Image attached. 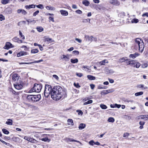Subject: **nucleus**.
Masks as SVG:
<instances>
[{
	"label": "nucleus",
	"mask_w": 148,
	"mask_h": 148,
	"mask_svg": "<svg viewBox=\"0 0 148 148\" xmlns=\"http://www.w3.org/2000/svg\"><path fill=\"white\" fill-rule=\"evenodd\" d=\"M63 90L60 86H56L52 89L51 93V98L55 100L60 99L63 94Z\"/></svg>",
	"instance_id": "obj_1"
},
{
	"label": "nucleus",
	"mask_w": 148,
	"mask_h": 148,
	"mask_svg": "<svg viewBox=\"0 0 148 148\" xmlns=\"http://www.w3.org/2000/svg\"><path fill=\"white\" fill-rule=\"evenodd\" d=\"M85 38L86 40L91 42L93 40L92 38H93V37L92 36H89L88 35H85Z\"/></svg>",
	"instance_id": "obj_14"
},
{
	"label": "nucleus",
	"mask_w": 148,
	"mask_h": 148,
	"mask_svg": "<svg viewBox=\"0 0 148 148\" xmlns=\"http://www.w3.org/2000/svg\"><path fill=\"white\" fill-rule=\"evenodd\" d=\"M35 7L36 5L34 4H32L29 5H26L25 6V8L29 10L31 8H34Z\"/></svg>",
	"instance_id": "obj_22"
},
{
	"label": "nucleus",
	"mask_w": 148,
	"mask_h": 148,
	"mask_svg": "<svg viewBox=\"0 0 148 148\" xmlns=\"http://www.w3.org/2000/svg\"><path fill=\"white\" fill-rule=\"evenodd\" d=\"M108 80L111 83H113L114 82V80L112 79L108 78Z\"/></svg>",
	"instance_id": "obj_62"
},
{
	"label": "nucleus",
	"mask_w": 148,
	"mask_h": 148,
	"mask_svg": "<svg viewBox=\"0 0 148 148\" xmlns=\"http://www.w3.org/2000/svg\"><path fill=\"white\" fill-rule=\"evenodd\" d=\"M27 55H28L27 52L22 51L17 53V56L18 57H20L22 56H25Z\"/></svg>",
	"instance_id": "obj_12"
},
{
	"label": "nucleus",
	"mask_w": 148,
	"mask_h": 148,
	"mask_svg": "<svg viewBox=\"0 0 148 148\" xmlns=\"http://www.w3.org/2000/svg\"><path fill=\"white\" fill-rule=\"evenodd\" d=\"M82 67L84 69H87L89 70H90V67L88 66H83Z\"/></svg>",
	"instance_id": "obj_59"
},
{
	"label": "nucleus",
	"mask_w": 148,
	"mask_h": 148,
	"mask_svg": "<svg viewBox=\"0 0 148 148\" xmlns=\"http://www.w3.org/2000/svg\"><path fill=\"white\" fill-rule=\"evenodd\" d=\"M86 126V125L84 124L81 123L79 126V130H82L84 129Z\"/></svg>",
	"instance_id": "obj_24"
},
{
	"label": "nucleus",
	"mask_w": 148,
	"mask_h": 148,
	"mask_svg": "<svg viewBox=\"0 0 148 148\" xmlns=\"http://www.w3.org/2000/svg\"><path fill=\"white\" fill-rule=\"evenodd\" d=\"M66 140L67 142H68L69 141H70V142L74 141V142H77V143H79L80 144L81 143V142L79 141L78 140H75L72 138H66Z\"/></svg>",
	"instance_id": "obj_17"
},
{
	"label": "nucleus",
	"mask_w": 148,
	"mask_h": 148,
	"mask_svg": "<svg viewBox=\"0 0 148 148\" xmlns=\"http://www.w3.org/2000/svg\"><path fill=\"white\" fill-rule=\"evenodd\" d=\"M52 89L51 86L49 85H46L45 86L44 95L46 97H48L51 94Z\"/></svg>",
	"instance_id": "obj_4"
},
{
	"label": "nucleus",
	"mask_w": 148,
	"mask_h": 148,
	"mask_svg": "<svg viewBox=\"0 0 148 148\" xmlns=\"http://www.w3.org/2000/svg\"><path fill=\"white\" fill-rule=\"evenodd\" d=\"M10 0H2L1 3L2 4L5 5L8 3Z\"/></svg>",
	"instance_id": "obj_31"
},
{
	"label": "nucleus",
	"mask_w": 148,
	"mask_h": 148,
	"mask_svg": "<svg viewBox=\"0 0 148 148\" xmlns=\"http://www.w3.org/2000/svg\"><path fill=\"white\" fill-rule=\"evenodd\" d=\"M89 143L90 145L93 146L94 144V142L93 140H91L89 142Z\"/></svg>",
	"instance_id": "obj_53"
},
{
	"label": "nucleus",
	"mask_w": 148,
	"mask_h": 148,
	"mask_svg": "<svg viewBox=\"0 0 148 148\" xmlns=\"http://www.w3.org/2000/svg\"><path fill=\"white\" fill-rule=\"evenodd\" d=\"M39 12V10H37L34 13L33 16H35L36 15H37L38 14Z\"/></svg>",
	"instance_id": "obj_57"
},
{
	"label": "nucleus",
	"mask_w": 148,
	"mask_h": 148,
	"mask_svg": "<svg viewBox=\"0 0 148 148\" xmlns=\"http://www.w3.org/2000/svg\"><path fill=\"white\" fill-rule=\"evenodd\" d=\"M43 61V60L42 59L40 60H38V61H34L33 62H21L19 63V64H29L33 63H38L41 62Z\"/></svg>",
	"instance_id": "obj_10"
},
{
	"label": "nucleus",
	"mask_w": 148,
	"mask_h": 148,
	"mask_svg": "<svg viewBox=\"0 0 148 148\" xmlns=\"http://www.w3.org/2000/svg\"><path fill=\"white\" fill-rule=\"evenodd\" d=\"M19 78V76L17 74H14L12 76V81L14 82L15 83L20 82Z\"/></svg>",
	"instance_id": "obj_6"
},
{
	"label": "nucleus",
	"mask_w": 148,
	"mask_h": 148,
	"mask_svg": "<svg viewBox=\"0 0 148 148\" xmlns=\"http://www.w3.org/2000/svg\"><path fill=\"white\" fill-rule=\"evenodd\" d=\"M2 131L4 134H8L9 133V132L5 129H3Z\"/></svg>",
	"instance_id": "obj_40"
},
{
	"label": "nucleus",
	"mask_w": 148,
	"mask_h": 148,
	"mask_svg": "<svg viewBox=\"0 0 148 148\" xmlns=\"http://www.w3.org/2000/svg\"><path fill=\"white\" fill-rule=\"evenodd\" d=\"M109 3L114 5L118 6L120 5L119 2L117 0H109Z\"/></svg>",
	"instance_id": "obj_9"
},
{
	"label": "nucleus",
	"mask_w": 148,
	"mask_h": 148,
	"mask_svg": "<svg viewBox=\"0 0 148 148\" xmlns=\"http://www.w3.org/2000/svg\"><path fill=\"white\" fill-rule=\"evenodd\" d=\"M34 88L35 90V92H40L42 88V85L41 84H34Z\"/></svg>",
	"instance_id": "obj_5"
},
{
	"label": "nucleus",
	"mask_w": 148,
	"mask_h": 148,
	"mask_svg": "<svg viewBox=\"0 0 148 148\" xmlns=\"http://www.w3.org/2000/svg\"><path fill=\"white\" fill-rule=\"evenodd\" d=\"M36 29L37 31L39 32H41L43 30V28L42 27H37Z\"/></svg>",
	"instance_id": "obj_35"
},
{
	"label": "nucleus",
	"mask_w": 148,
	"mask_h": 148,
	"mask_svg": "<svg viewBox=\"0 0 148 148\" xmlns=\"http://www.w3.org/2000/svg\"><path fill=\"white\" fill-rule=\"evenodd\" d=\"M137 87L138 88H142L144 89H146L148 88L147 86H145L143 84H138L137 85Z\"/></svg>",
	"instance_id": "obj_20"
},
{
	"label": "nucleus",
	"mask_w": 148,
	"mask_h": 148,
	"mask_svg": "<svg viewBox=\"0 0 148 148\" xmlns=\"http://www.w3.org/2000/svg\"><path fill=\"white\" fill-rule=\"evenodd\" d=\"M60 12L63 16H67L68 14V12L66 10H60Z\"/></svg>",
	"instance_id": "obj_19"
},
{
	"label": "nucleus",
	"mask_w": 148,
	"mask_h": 148,
	"mask_svg": "<svg viewBox=\"0 0 148 148\" xmlns=\"http://www.w3.org/2000/svg\"><path fill=\"white\" fill-rule=\"evenodd\" d=\"M62 56L63 57L62 58V59H64V61H68L69 60V55L67 54L66 55H63Z\"/></svg>",
	"instance_id": "obj_18"
},
{
	"label": "nucleus",
	"mask_w": 148,
	"mask_h": 148,
	"mask_svg": "<svg viewBox=\"0 0 148 148\" xmlns=\"http://www.w3.org/2000/svg\"><path fill=\"white\" fill-rule=\"evenodd\" d=\"M125 16V13L124 12H121L119 14V16L121 18H124Z\"/></svg>",
	"instance_id": "obj_33"
},
{
	"label": "nucleus",
	"mask_w": 148,
	"mask_h": 148,
	"mask_svg": "<svg viewBox=\"0 0 148 148\" xmlns=\"http://www.w3.org/2000/svg\"><path fill=\"white\" fill-rule=\"evenodd\" d=\"M113 91L112 90H105L102 91L101 93V94L102 95H105L108 93H109L110 92H112Z\"/></svg>",
	"instance_id": "obj_15"
},
{
	"label": "nucleus",
	"mask_w": 148,
	"mask_h": 148,
	"mask_svg": "<svg viewBox=\"0 0 148 148\" xmlns=\"http://www.w3.org/2000/svg\"><path fill=\"white\" fill-rule=\"evenodd\" d=\"M18 40L19 39L17 37H14L12 39L13 41L14 42H17Z\"/></svg>",
	"instance_id": "obj_51"
},
{
	"label": "nucleus",
	"mask_w": 148,
	"mask_h": 148,
	"mask_svg": "<svg viewBox=\"0 0 148 148\" xmlns=\"http://www.w3.org/2000/svg\"><path fill=\"white\" fill-rule=\"evenodd\" d=\"M41 140L45 142H47V141L49 142L50 141V140H49L48 138H42L41 139Z\"/></svg>",
	"instance_id": "obj_46"
},
{
	"label": "nucleus",
	"mask_w": 148,
	"mask_h": 148,
	"mask_svg": "<svg viewBox=\"0 0 148 148\" xmlns=\"http://www.w3.org/2000/svg\"><path fill=\"white\" fill-rule=\"evenodd\" d=\"M88 78L90 80H94L95 79V77L90 75H88L87 76Z\"/></svg>",
	"instance_id": "obj_26"
},
{
	"label": "nucleus",
	"mask_w": 148,
	"mask_h": 148,
	"mask_svg": "<svg viewBox=\"0 0 148 148\" xmlns=\"http://www.w3.org/2000/svg\"><path fill=\"white\" fill-rule=\"evenodd\" d=\"M49 19L50 21H51L53 22H54V18L52 16H49Z\"/></svg>",
	"instance_id": "obj_52"
},
{
	"label": "nucleus",
	"mask_w": 148,
	"mask_h": 148,
	"mask_svg": "<svg viewBox=\"0 0 148 148\" xmlns=\"http://www.w3.org/2000/svg\"><path fill=\"white\" fill-rule=\"evenodd\" d=\"M138 119H145V115L139 116H138Z\"/></svg>",
	"instance_id": "obj_47"
},
{
	"label": "nucleus",
	"mask_w": 148,
	"mask_h": 148,
	"mask_svg": "<svg viewBox=\"0 0 148 148\" xmlns=\"http://www.w3.org/2000/svg\"><path fill=\"white\" fill-rule=\"evenodd\" d=\"M145 47L144 43L143 41L139 38L136 39L134 44V48L136 49H138L140 52H142Z\"/></svg>",
	"instance_id": "obj_2"
},
{
	"label": "nucleus",
	"mask_w": 148,
	"mask_h": 148,
	"mask_svg": "<svg viewBox=\"0 0 148 148\" xmlns=\"http://www.w3.org/2000/svg\"><path fill=\"white\" fill-rule=\"evenodd\" d=\"M41 98L40 94L37 95H28L26 97L27 99L29 102H35L38 101Z\"/></svg>",
	"instance_id": "obj_3"
},
{
	"label": "nucleus",
	"mask_w": 148,
	"mask_h": 148,
	"mask_svg": "<svg viewBox=\"0 0 148 148\" xmlns=\"http://www.w3.org/2000/svg\"><path fill=\"white\" fill-rule=\"evenodd\" d=\"M90 86L92 89H93L95 87V85L93 84H90Z\"/></svg>",
	"instance_id": "obj_64"
},
{
	"label": "nucleus",
	"mask_w": 148,
	"mask_h": 148,
	"mask_svg": "<svg viewBox=\"0 0 148 148\" xmlns=\"http://www.w3.org/2000/svg\"><path fill=\"white\" fill-rule=\"evenodd\" d=\"M31 52L32 53H36L38 52V50L36 49H33L31 50Z\"/></svg>",
	"instance_id": "obj_34"
},
{
	"label": "nucleus",
	"mask_w": 148,
	"mask_h": 148,
	"mask_svg": "<svg viewBox=\"0 0 148 148\" xmlns=\"http://www.w3.org/2000/svg\"><path fill=\"white\" fill-rule=\"evenodd\" d=\"M136 61L134 60H131L130 65L131 66L134 67V66L135 65Z\"/></svg>",
	"instance_id": "obj_42"
},
{
	"label": "nucleus",
	"mask_w": 148,
	"mask_h": 148,
	"mask_svg": "<svg viewBox=\"0 0 148 148\" xmlns=\"http://www.w3.org/2000/svg\"><path fill=\"white\" fill-rule=\"evenodd\" d=\"M18 13L20 14L21 13L23 15H25L27 14V12L24 10L19 9L17 10Z\"/></svg>",
	"instance_id": "obj_16"
},
{
	"label": "nucleus",
	"mask_w": 148,
	"mask_h": 148,
	"mask_svg": "<svg viewBox=\"0 0 148 148\" xmlns=\"http://www.w3.org/2000/svg\"><path fill=\"white\" fill-rule=\"evenodd\" d=\"M53 77L56 80H58L59 79V77L57 75H53Z\"/></svg>",
	"instance_id": "obj_55"
},
{
	"label": "nucleus",
	"mask_w": 148,
	"mask_h": 148,
	"mask_svg": "<svg viewBox=\"0 0 148 148\" xmlns=\"http://www.w3.org/2000/svg\"><path fill=\"white\" fill-rule=\"evenodd\" d=\"M100 107L103 109H106L107 108V107L106 105L103 104H100Z\"/></svg>",
	"instance_id": "obj_41"
},
{
	"label": "nucleus",
	"mask_w": 148,
	"mask_h": 148,
	"mask_svg": "<svg viewBox=\"0 0 148 148\" xmlns=\"http://www.w3.org/2000/svg\"><path fill=\"white\" fill-rule=\"evenodd\" d=\"M127 60H128L127 59V58L123 57L119 59L118 62H123Z\"/></svg>",
	"instance_id": "obj_21"
},
{
	"label": "nucleus",
	"mask_w": 148,
	"mask_h": 148,
	"mask_svg": "<svg viewBox=\"0 0 148 148\" xmlns=\"http://www.w3.org/2000/svg\"><path fill=\"white\" fill-rule=\"evenodd\" d=\"M139 21V20L138 19L136 18H134L132 19L131 21L132 23H138Z\"/></svg>",
	"instance_id": "obj_37"
},
{
	"label": "nucleus",
	"mask_w": 148,
	"mask_h": 148,
	"mask_svg": "<svg viewBox=\"0 0 148 148\" xmlns=\"http://www.w3.org/2000/svg\"><path fill=\"white\" fill-rule=\"evenodd\" d=\"M147 66V65L146 63H145L142 65V67L143 68H146Z\"/></svg>",
	"instance_id": "obj_56"
},
{
	"label": "nucleus",
	"mask_w": 148,
	"mask_h": 148,
	"mask_svg": "<svg viewBox=\"0 0 148 148\" xmlns=\"http://www.w3.org/2000/svg\"><path fill=\"white\" fill-rule=\"evenodd\" d=\"M19 82H18L14 84V87L17 90H20L21 89L23 86L22 85L21 83H19Z\"/></svg>",
	"instance_id": "obj_7"
},
{
	"label": "nucleus",
	"mask_w": 148,
	"mask_h": 148,
	"mask_svg": "<svg viewBox=\"0 0 148 148\" xmlns=\"http://www.w3.org/2000/svg\"><path fill=\"white\" fill-rule=\"evenodd\" d=\"M74 85L77 88H79L81 87L79 85V84L78 83L76 84L75 83H74Z\"/></svg>",
	"instance_id": "obj_49"
},
{
	"label": "nucleus",
	"mask_w": 148,
	"mask_h": 148,
	"mask_svg": "<svg viewBox=\"0 0 148 148\" xmlns=\"http://www.w3.org/2000/svg\"><path fill=\"white\" fill-rule=\"evenodd\" d=\"M33 92H35V90L34 88V87L28 91L29 93H31Z\"/></svg>",
	"instance_id": "obj_50"
},
{
	"label": "nucleus",
	"mask_w": 148,
	"mask_h": 148,
	"mask_svg": "<svg viewBox=\"0 0 148 148\" xmlns=\"http://www.w3.org/2000/svg\"><path fill=\"white\" fill-rule=\"evenodd\" d=\"M71 61L72 63H77L78 62V60L76 58L75 59H71Z\"/></svg>",
	"instance_id": "obj_36"
},
{
	"label": "nucleus",
	"mask_w": 148,
	"mask_h": 148,
	"mask_svg": "<svg viewBox=\"0 0 148 148\" xmlns=\"http://www.w3.org/2000/svg\"><path fill=\"white\" fill-rule=\"evenodd\" d=\"M24 138L25 139L33 143H35L37 141L36 140L26 136H25Z\"/></svg>",
	"instance_id": "obj_8"
},
{
	"label": "nucleus",
	"mask_w": 148,
	"mask_h": 148,
	"mask_svg": "<svg viewBox=\"0 0 148 148\" xmlns=\"http://www.w3.org/2000/svg\"><path fill=\"white\" fill-rule=\"evenodd\" d=\"M75 12L78 14H81L82 13V11L79 10H77L75 11Z\"/></svg>",
	"instance_id": "obj_58"
},
{
	"label": "nucleus",
	"mask_w": 148,
	"mask_h": 148,
	"mask_svg": "<svg viewBox=\"0 0 148 148\" xmlns=\"http://www.w3.org/2000/svg\"><path fill=\"white\" fill-rule=\"evenodd\" d=\"M114 119L112 117H110L108 118V121L109 122L113 123L114 121Z\"/></svg>",
	"instance_id": "obj_30"
},
{
	"label": "nucleus",
	"mask_w": 148,
	"mask_h": 148,
	"mask_svg": "<svg viewBox=\"0 0 148 148\" xmlns=\"http://www.w3.org/2000/svg\"><path fill=\"white\" fill-rule=\"evenodd\" d=\"M73 52L74 53L75 55H78L79 52L78 51L75 50L73 51Z\"/></svg>",
	"instance_id": "obj_61"
},
{
	"label": "nucleus",
	"mask_w": 148,
	"mask_h": 148,
	"mask_svg": "<svg viewBox=\"0 0 148 148\" xmlns=\"http://www.w3.org/2000/svg\"><path fill=\"white\" fill-rule=\"evenodd\" d=\"M36 6L37 8L41 9H43L44 8L42 4H39L36 5Z\"/></svg>",
	"instance_id": "obj_45"
},
{
	"label": "nucleus",
	"mask_w": 148,
	"mask_h": 148,
	"mask_svg": "<svg viewBox=\"0 0 148 148\" xmlns=\"http://www.w3.org/2000/svg\"><path fill=\"white\" fill-rule=\"evenodd\" d=\"M19 35L20 37L22 38V39L24 40L25 39V36L23 35L22 33L21 32V31L19 30Z\"/></svg>",
	"instance_id": "obj_43"
},
{
	"label": "nucleus",
	"mask_w": 148,
	"mask_h": 148,
	"mask_svg": "<svg viewBox=\"0 0 148 148\" xmlns=\"http://www.w3.org/2000/svg\"><path fill=\"white\" fill-rule=\"evenodd\" d=\"M145 123V122L144 121H140L139 124L140 125H143Z\"/></svg>",
	"instance_id": "obj_60"
},
{
	"label": "nucleus",
	"mask_w": 148,
	"mask_h": 148,
	"mask_svg": "<svg viewBox=\"0 0 148 148\" xmlns=\"http://www.w3.org/2000/svg\"><path fill=\"white\" fill-rule=\"evenodd\" d=\"M82 3L86 6H88L90 4V2L88 1L84 0L82 1Z\"/></svg>",
	"instance_id": "obj_28"
},
{
	"label": "nucleus",
	"mask_w": 148,
	"mask_h": 148,
	"mask_svg": "<svg viewBox=\"0 0 148 148\" xmlns=\"http://www.w3.org/2000/svg\"><path fill=\"white\" fill-rule=\"evenodd\" d=\"M140 54L138 53H135L134 54H131L129 56V57L133 59H134L136 57L138 56Z\"/></svg>",
	"instance_id": "obj_13"
},
{
	"label": "nucleus",
	"mask_w": 148,
	"mask_h": 148,
	"mask_svg": "<svg viewBox=\"0 0 148 148\" xmlns=\"http://www.w3.org/2000/svg\"><path fill=\"white\" fill-rule=\"evenodd\" d=\"M143 93V92L140 91V92H137L135 94V95L136 96H138L142 95Z\"/></svg>",
	"instance_id": "obj_38"
},
{
	"label": "nucleus",
	"mask_w": 148,
	"mask_h": 148,
	"mask_svg": "<svg viewBox=\"0 0 148 148\" xmlns=\"http://www.w3.org/2000/svg\"><path fill=\"white\" fill-rule=\"evenodd\" d=\"M5 123L9 125H12V121L10 119H8V121H6Z\"/></svg>",
	"instance_id": "obj_25"
},
{
	"label": "nucleus",
	"mask_w": 148,
	"mask_h": 148,
	"mask_svg": "<svg viewBox=\"0 0 148 148\" xmlns=\"http://www.w3.org/2000/svg\"><path fill=\"white\" fill-rule=\"evenodd\" d=\"M141 65V64L139 62H137L136 61L135 65L134 66V67H136L137 68H138Z\"/></svg>",
	"instance_id": "obj_29"
},
{
	"label": "nucleus",
	"mask_w": 148,
	"mask_h": 148,
	"mask_svg": "<svg viewBox=\"0 0 148 148\" xmlns=\"http://www.w3.org/2000/svg\"><path fill=\"white\" fill-rule=\"evenodd\" d=\"M5 19V17L2 14H0V21H2Z\"/></svg>",
	"instance_id": "obj_48"
},
{
	"label": "nucleus",
	"mask_w": 148,
	"mask_h": 148,
	"mask_svg": "<svg viewBox=\"0 0 148 148\" xmlns=\"http://www.w3.org/2000/svg\"><path fill=\"white\" fill-rule=\"evenodd\" d=\"M46 8L48 10H54L55 9L53 7L51 6V5L47 6L46 7Z\"/></svg>",
	"instance_id": "obj_32"
},
{
	"label": "nucleus",
	"mask_w": 148,
	"mask_h": 148,
	"mask_svg": "<svg viewBox=\"0 0 148 148\" xmlns=\"http://www.w3.org/2000/svg\"><path fill=\"white\" fill-rule=\"evenodd\" d=\"M129 135V134L127 133H125L123 134V137H125L128 136Z\"/></svg>",
	"instance_id": "obj_63"
},
{
	"label": "nucleus",
	"mask_w": 148,
	"mask_h": 148,
	"mask_svg": "<svg viewBox=\"0 0 148 148\" xmlns=\"http://www.w3.org/2000/svg\"><path fill=\"white\" fill-rule=\"evenodd\" d=\"M12 45L10 42H7L3 48L5 49H8L12 47Z\"/></svg>",
	"instance_id": "obj_11"
},
{
	"label": "nucleus",
	"mask_w": 148,
	"mask_h": 148,
	"mask_svg": "<svg viewBox=\"0 0 148 148\" xmlns=\"http://www.w3.org/2000/svg\"><path fill=\"white\" fill-rule=\"evenodd\" d=\"M108 62L107 60H104L99 62V64L101 65H105L106 63H107Z\"/></svg>",
	"instance_id": "obj_23"
},
{
	"label": "nucleus",
	"mask_w": 148,
	"mask_h": 148,
	"mask_svg": "<svg viewBox=\"0 0 148 148\" xmlns=\"http://www.w3.org/2000/svg\"><path fill=\"white\" fill-rule=\"evenodd\" d=\"M67 122L69 125H73L74 124L73 120L71 119H68Z\"/></svg>",
	"instance_id": "obj_27"
},
{
	"label": "nucleus",
	"mask_w": 148,
	"mask_h": 148,
	"mask_svg": "<svg viewBox=\"0 0 148 148\" xmlns=\"http://www.w3.org/2000/svg\"><path fill=\"white\" fill-rule=\"evenodd\" d=\"M6 11L7 13L9 14H11L12 13V10L11 9L8 8L6 9Z\"/></svg>",
	"instance_id": "obj_39"
},
{
	"label": "nucleus",
	"mask_w": 148,
	"mask_h": 148,
	"mask_svg": "<svg viewBox=\"0 0 148 148\" xmlns=\"http://www.w3.org/2000/svg\"><path fill=\"white\" fill-rule=\"evenodd\" d=\"M92 100H88L87 101L85 102L84 103V105H87V104H90V103H92Z\"/></svg>",
	"instance_id": "obj_44"
},
{
	"label": "nucleus",
	"mask_w": 148,
	"mask_h": 148,
	"mask_svg": "<svg viewBox=\"0 0 148 148\" xmlns=\"http://www.w3.org/2000/svg\"><path fill=\"white\" fill-rule=\"evenodd\" d=\"M76 75L79 77H81L83 75L81 73H77Z\"/></svg>",
	"instance_id": "obj_54"
}]
</instances>
